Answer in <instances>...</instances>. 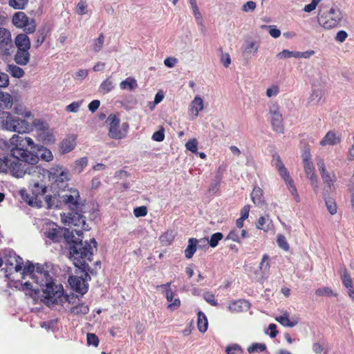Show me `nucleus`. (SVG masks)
I'll list each match as a JSON object with an SVG mask.
<instances>
[{
  "mask_svg": "<svg viewBox=\"0 0 354 354\" xmlns=\"http://www.w3.org/2000/svg\"><path fill=\"white\" fill-rule=\"evenodd\" d=\"M269 33L274 38H278L281 35V31L274 26H269Z\"/></svg>",
  "mask_w": 354,
  "mask_h": 354,
  "instance_id": "61",
  "label": "nucleus"
},
{
  "mask_svg": "<svg viewBox=\"0 0 354 354\" xmlns=\"http://www.w3.org/2000/svg\"><path fill=\"white\" fill-rule=\"evenodd\" d=\"M113 87L114 84L113 81L111 80V77L106 78L100 84V89L104 93L110 92L113 88Z\"/></svg>",
  "mask_w": 354,
  "mask_h": 354,
  "instance_id": "40",
  "label": "nucleus"
},
{
  "mask_svg": "<svg viewBox=\"0 0 354 354\" xmlns=\"http://www.w3.org/2000/svg\"><path fill=\"white\" fill-rule=\"evenodd\" d=\"M133 214L136 217L145 216L147 214V208L145 206H140L134 208Z\"/></svg>",
  "mask_w": 354,
  "mask_h": 354,
  "instance_id": "52",
  "label": "nucleus"
},
{
  "mask_svg": "<svg viewBox=\"0 0 354 354\" xmlns=\"http://www.w3.org/2000/svg\"><path fill=\"white\" fill-rule=\"evenodd\" d=\"M342 18V12L337 7H332L328 10L320 9L317 15L319 24L327 30L337 27Z\"/></svg>",
  "mask_w": 354,
  "mask_h": 354,
  "instance_id": "6",
  "label": "nucleus"
},
{
  "mask_svg": "<svg viewBox=\"0 0 354 354\" xmlns=\"http://www.w3.org/2000/svg\"><path fill=\"white\" fill-rule=\"evenodd\" d=\"M223 234L221 232H216L211 236L209 244L212 248L217 246L218 241L223 239Z\"/></svg>",
  "mask_w": 354,
  "mask_h": 354,
  "instance_id": "44",
  "label": "nucleus"
},
{
  "mask_svg": "<svg viewBox=\"0 0 354 354\" xmlns=\"http://www.w3.org/2000/svg\"><path fill=\"white\" fill-rule=\"evenodd\" d=\"M225 351H226L227 354H235L237 352H239L240 353H243V350L241 348V346L236 344L227 346L226 348Z\"/></svg>",
  "mask_w": 354,
  "mask_h": 354,
  "instance_id": "53",
  "label": "nucleus"
},
{
  "mask_svg": "<svg viewBox=\"0 0 354 354\" xmlns=\"http://www.w3.org/2000/svg\"><path fill=\"white\" fill-rule=\"evenodd\" d=\"M152 139L154 141L162 142L165 139V133L164 129H161L156 132H154L152 135Z\"/></svg>",
  "mask_w": 354,
  "mask_h": 354,
  "instance_id": "57",
  "label": "nucleus"
},
{
  "mask_svg": "<svg viewBox=\"0 0 354 354\" xmlns=\"http://www.w3.org/2000/svg\"><path fill=\"white\" fill-rule=\"evenodd\" d=\"M83 100L73 102L69 105L66 106V111L68 112L76 113L78 111L80 107L83 103Z\"/></svg>",
  "mask_w": 354,
  "mask_h": 354,
  "instance_id": "47",
  "label": "nucleus"
},
{
  "mask_svg": "<svg viewBox=\"0 0 354 354\" xmlns=\"http://www.w3.org/2000/svg\"><path fill=\"white\" fill-rule=\"evenodd\" d=\"M12 105V97L10 94L4 92H0V115L3 113L5 109L10 108Z\"/></svg>",
  "mask_w": 354,
  "mask_h": 354,
  "instance_id": "22",
  "label": "nucleus"
},
{
  "mask_svg": "<svg viewBox=\"0 0 354 354\" xmlns=\"http://www.w3.org/2000/svg\"><path fill=\"white\" fill-rule=\"evenodd\" d=\"M8 84V75L5 73L0 72V87H6Z\"/></svg>",
  "mask_w": 354,
  "mask_h": 354,
  "instance_id": "59",
  "label": "nucleus"
},
{
  "mask_svg": "<svg viewBox=\"0 0 354 354\" xmlns=\"http://www.w3.org/2000/svg\"><path fill=\"white\" fill-rule=\"evenodd\" d=\"M30 53L28 49H17V53L15 55V62L21 66L26 65L30 61Z\"/></svg>",
  "mask_w": 354,
  "mask_h": 354,
  "instance_id": "20",
  "label": "nucleus"
},
{
  "mask_svg": "<svg viewBox=\"0 0 354 354\" xmlns=\"http://www.w3.org/2000/svg\"><path fill=\"white\" fill-rule=\"evenodd\" d=\"M326 205L327 209L330 212L331 215H334L337 213V204L334 199L333 198H325Z\"/></svg>",
  "mask_w": 354,
  "mask_h": 354,
  "instance_id": "41",
  "label": "nucleus"
},
{
  "mask_svg": "<svg viewBox=\"0 0 354 354\" xmlns=\"http://www.w3.org/2000/svg\"><path fill=\"white\" fill-rule=\"evenodd\" d=\"M259 49V45L253 41H247L243 48V53L247 55H254Z\"/></svg>",
  "mask_w": 354,
  "mask_h": 354,
  "instance_id": "32",
  "label": "nucleus"
},
{
  "mask_svg": "<svg viewBox=\"0 0 354 354\" xmlns=\"http://www.w3.org/2000/svg\"><path fill=\"white\" fill-rule=\"evenodd\" d=\"M4 263L6 267V269L10 270V271L14 270L16 272H18L22 270L24 266V260L21 257L17 255L15 252H9L5 256Z\"/></svg>",
  "mask_w": 354,
  "mask_h": 354,
  "instance_id": "12",
  "label": "nucleus"
},
{
  "mask_svg": "<svg viewBox=\"0 0 354 354\" xmlns=\"http://www.w3.org/2000/svg\"><path fill=\"white\" fill-rule=\"evenodd\" d=\"M106 121L109 122V137L114 139H121L124 136L120 129V119L115 115L111 114Z\"/></svg>",
  "mask_w": 354,
  "mask_h": 354,
  "instance_id": "14",
  "label": "nucleus"
},
{
  "mask_svg": "<svg viewBox=\"0 0 354 354\" xmlns=\"http://www.w3.org/2000/svg\"><path fill=\"white\" fill-rule=\"evenodd\" d=\"M28 0H8L9 6L15 10H23L28 4Z\"/></svg>",
  "mask_w": 354,
  "mask_h": 354,
  "instance_id": "36",
  "label": "nucleus"
},
{
  "mask_svg": "<svg viewBox=\"0 0 354 354\" xmlns=\"http://www.w3.org/2000/svg\"><path fill=\"white\" fill-rule=\"evenodd\" d=\"M277 243L281 249L286 252L289 251L290 245L284 235L281 234H278L277 236Z\"/></svg>",
  "mask_w": 354,
  "mask_h": 354,
  "instance_id": "38",
  "label": "nucleus"
},
{
  "mask_svg": "<svg viewBox=\"0 0 354 354\" xmlns=\"http://www.w3.org/2000/svg\"><path fill=\"white\" fill-rule=\"evenodd\" d=\"M12 46L10 31L0 28V55L2 57L10 55Z\"/></svg>",
  "mask_w": 354,
  "mask_h": 354,
  "instance_id": "11",
  "label": "nucleus"
},
{
  "mask_svg": "<svg viewBox=\"0 0 354 354\" xmlns=\"http://www.w3.org/2000/svg\"><path fill=\"white\" fill-rule=\"evenodd\" d=\"M71 241L73 245L70 248V255L73 258L75 266L82 274L80 277L70 276L68 281L71 289L75 293L82 296L88 290L86 279L83 277V275L85 277L88 276V264L87 263L88 248L86 245L82 247V240L79 243L73 240Z\"/></svg>",
  "mask_w": 354,
  "mask_h": 354,
  "instance_id": "3",
  "label": "nucleus"
},
{
  "mask_svg": "<svg viewBox=\"0 0 354 354\" xmlns=\"http://www.w3.org/2000/svg\"><path fill=\"white\" fill-rule=\"evenodd\" d=\"M340 277L343 285L345 288H351L353 286V281L349 272L346 268H344L340 274Z\"/></svg>",
  "mask_w": 354,
  "mask_h": 354,
  "instance_id": "33",
  "label": "nucleus"
},
{
  "mask_svg": "<svg viewBox=\"0 0 354 354\" xmlns=\"http://www.w3.org/2000/svg\"><path fill=\"white\" fill-rule=\"evenodd\" d=\"M266 345L264 343H254L248 346L247 350L249 353H260L266 351Z\"/></svg>",
  "mask_w": 354,
  "mask_h": 354,
  "instance_id": "39",
  "label": "nucleus"
},
{
  "mask_svg": "<svg viewBox=\"0 0 354 354\" xmlns=\"http://www.w3.org/2000/svg\"><path fill=\"white\" fill-rule=\"evenodd\" d=\"M12 21L16 27L24 28V31L27 34H30L35 31V20L34 19H30L23 12H17L15 13L12 17Z\"/></svg>",
  "mask_w": 354,
  "mask_h": 354,
  "instance_id": "10",
  "label": "nucleus"
},
{
  "mask_svg": "<svg viewBox=\"0 0 354 354\" xmlns=\"http://www.w3.org/2000/svg\"><path fill=\"white\" fill-rule=\"evenodd\" d=\"M275 319L282 326L286 327H293L298 323L297 320H290L287 313H285L283 315L277 317Z\"/></svg>",
  "mask_w": 354,
  "mask_h": 354,
  "instance_id": "27",
  "label": "nucleus"
},
{
  "mask_svg": "<svg viewBox=\"0 0 354 354\" xmlns=\"http://www.w3.org/2000/svg\"><path fill=\"white\" fill-rule=\"evenodd\" d=\"M221 61L225 68H227L231 64V58L228 53L222 54Z\"/></svg>",
  "mask_w": 354,
  "mask_h": 354,
  "instance_id": "63",
  "label": "nucleus"
},
{
  "mask_svg": "<svg viewBox=\"0 0 354 354\" xmlns=\"http://www.w3.org/2000/svg\"><path fill=\"white\" fill-rule=\"evenodd\" d=\"M186 149L192 153H196L198 150V141L196 138L189 140L185 144Z\"/></svg>",
  "mask_w": 354,
  "mask_h": 354,
  "instance_id": "46",
  "label": "nucleus"
},
{
  "mask_svg": "<svg viewBox=\"0 0 354 354\" xmlns=\"http://www.w3.org/2000/svg\"><path fill=\"white\" fill-rule=\"evenodd\" d=\"M15 43L17 49H30V41L26 34H19L15 39Z\"/></svg>",
  "mask_w": 354,
  "mask_h": 354,
  "instance_id": "23",
  "label": "nucleus"
},
{
  "mask_svg": "<svg viewBox=\"0 0 354 354\" xmlns=\"http://www.w3.org/2000/svg\"><path fill=\"white\" fill-rule=\"evenodd\" d=\"M203 297H204L205 300L210 305H212L213 306H218L217 300L216 299L214 294H212L209 292H206L204 293Z\"/></svg>",
  "mask_w": 354,
  "mask_h": 354,
  "instance_id": "51",
  "label": "nucleus"
},
{
  "mask_svg": "<svg viewBox=\"0 0 354 354\" xmlns=\"http://www.w3.org/2000/svg\"><path fill=\"white\" fill-rule=\"evenodd\" d=\"M198 241L195 238H190L188 241V245L185 250V256L187 259H191L196 251Z\"/></svg>",
  "mask_w": 354,
  "mask_h": 354,
  "instance_id": "26",
  "label": "nucleus"
},
{
  "mask_svg": "<svg viewBox=\"0 0 354 354\" xmlns=\"http://www.w3.org/2000/svg\"><path fill=\"white\" fill-rule=\"evenodd\" d=\"M31 194H28L26 189L20 191L22 199L30 206L41 207L42 198L47 191L46 186L39 182L34 183L30 187Z\"/></svg>",
  "mask_w": 354,
  "mask_h": 354,
  "instance_id": "7",
  "label": "nucleus"
},
{
  "mask_svg": "<svg viewBox=\"0 0 354 354\" xmlns=\"http://www.w3.org/2000/svg\"><path fill=\"white\" fill-rule=\"evenodd\" d=\"M46 39L44 30H39L35 34V48L39 47Z\"/></svg>",
  "mask_w": 354,
  "mask_h": 354,
  "instance_id": "42",
  "label": "nucleus"
},
{
  "mask_svg": "<svg viewBox=\"0 0 354 354\" xmlns=\"http://www.w3.org/2000/svg\"><path fill=\"white\" fill-rule=\"evenodd\" d=\"M256 6H257V5L254 1H250L246 2L245 4H243L242 6V10L245 12H248L250 11L252 12L255 10Z\"/></svg>",
  "mask_w": 354,
  "mask_h": 354,
  "instance_id": "56",
  "label": "nucleus"
},
{
  "mask_svg": "<svg viewBox=\"0 0 354 354\" xmlns=\"http://www.w3.org/2000/svg\"><path fill=\"white\" fill-rule=\"evenodd\" d=\"M90 220L93 221L100 220L98 205L94 203H90Z\"/></svg>",
  "mask_w": 354,
  "mask_h": 354,
  "instance_id": "37",
  "label": "nucleus"
},
{
  "mask_svg": "<svg viewBox=\"0 0 354 354\" xmlns=\"http://www.w3.org/2000/svg\"><path fill=\"white\" fill-rule=\"evenodd\" d=\"M86 5L83 3L82 1H80L77 3L76 7V12L78 15H83L86 13Z\"/></svg>",
  "mask_w": 354,
  "mask_h": 354,
  "instance_id": "64",
  "label": "nucleus"
},
{
  "mask_svg": "<svg viewBox=\"0 0 354 354\" xmlns=\"http://www.w3.org/2000/svg\"><path fill=\"white\" fill-rule=\"evenodd\" d=\"M39 287L40 286L38 285H37L36 287H34L32 283L26 281L21 284V290L25 293L26 296H29L34 300H37L39 297V294L40 292Z\"/></svg>",
  "mask_w": 354,
  "mask_h": 354,
  "instance_id": "19",
  "label": "nucleus"
},
{
  "mask_svg": "<svg viewBox=\"0 0 354 354\" xmlns=\"http://www.w3.org/2000/svg\"><path fill=\"white\" fill-rule=\"evenodd\" d=\"M321 0H312L311 3L304 6V10L306 12H310L315 10L317 6Z\"/></svg>",
  "mask_w": 354,
  "mask_h": 354,
  "instance_id": "58",
  "label": "nucleus"
},
{
  "mask_svg": "<svg viewBox=\"0 0 354 354\" xmlns=\"http://www.w3.org/2000/svg\"><path fill=\"white\" fill-rule=\"evenodd\" d=\"M137 82L133 77H127L126 80L122 81L120 84V87L122 90L132 91L137 88Z\"/></svg>",
  "mask_w": 354,
  "mask_h": 354,
  "instance_id": "29",
  "label": "nucleus"
},
{
  "mask_svg": "<svg viewBox=\"0 0 354 354\" xmlns=\"http://www.w3.org/2000/svg\"><path fill=\"white\" fill-rule=\"evenodd\" d=\"M304 169L307 178L310 180V184L314 189L318 188L317 177L315 172V167L312 161L305 162Z\"/></svg>",
  "mask_w": 354,
  "mask_h": 354,
  "instance_id": "18",
  "label": "nucleus"
},
{
  "mask_svg": "<svg viewBox=\"0 0 354 354\" xmlns=\"http://www.w3.org/2000/svg\"><path fill=\"white\" fill-rule=\"evenodd\" d=\"M6 145L9 155L0 157V172H10L16 178L38 173L39 156L31 138L15 134Z\"/></svg>",
  "mask_w": 354,
  "mask_h": 354,
  "instance_id": "1",
  "label": "nucleus"
},
{
  "mask_svg": "<svg viewBox=\"0 0 354 354\" xmlns=\"http://www.w3.org/2000/svg\"><path fill=\"white\" fill-rule=\"evenodd\" d=\"M32 124L38 130H45V129H48L47 123L41 120H39V119L34 120Z\"/></svg>",
  "mask_w": 354,
  "mask_h": 354,
  "instance_id": "55",
  "label": "nucleus"
},
{
  "mask_svg": "<svg viewBox=\"0 0 354 354\" xmlns=\"http://www.w3.org/2000/svg\"><path fill=\"white\" fill-rule=\"evenodd\" d=\"M197 325L198 330L202 333H205L207 329L208 322L207 317L201 311L198 312V313Z\"/></svg>",
  "mask_w": 354,
  "mask_h": 354,
  "instance_id": "30",
  "label": "nucleus"
},
{
  "mask_svg": "<svg viewBox=\"0 0 354 354\" xmlns=\"http://www.w3.org/2000/svg\"><path fill=\"white\" fill-rule=\"evenodd\" d=\"M250 303L245 299H238L230 303L228 310L232 313L246 312L250 308Z\"/></svg>",
  "mask_w": 354,
  "mask_h": 354,
  "instance_id": "16",
  "label": "nucleus"
},
{
  "mask_svg": "<svg viewBox=\"0 0 354 354\" xmlns=\"http://www.w3.org/2000/svg\"><path fill=\"white\" fill-rule=\"evenodd\" d=\"M50 174L53 175V176H56V181H61V182H63L64 180H67L68 179V174L66 171H61L59 176L57 175V174L55 172H50Z\"/></svg>",
  "mask_w": 354,
  "mask_h": 354,
  "instance_id": "62",
  "label": "nucleus"
},
{
  "mask_svg": "<svg viewBox=\"0 0 354 354\" xmlns=\"http://www.w3.org/2000/svg\"><path fill=\"white\" fill-rule=\"evenodd\" d=\"M23 274H31L32 279L36 285L41 288L44 299L48 304H55L63 295V288L61 284H56L49 272L44 270L42 265L37 264L36 270L34 264L29 263L23 266Z\"/></svg>",
  "mask_w": 354,
  "mask_h": 354,
  "instance_id": "2",
  "label": "nucleus"
},
{
  "mask_svg": "<svg viewBox=\"0 0 354 354\" xmlns=\"http://www.w3.org/2000/svg\"><path fill=\"white\" fill-rule=\"evenodd\" d=\"M44 235L53 242L58 243L62 239V229L54 223H50L44 232Z\"/></svg>",
  "mask_w": 354,
  "mask_h": 354,
  "instance_id": "15",
  "label": "nucleus"
},
{
  "mask_svg": "<svg viewBox=\"0 0 354 354\" xmlns=\"http://www.w3.org/2000/svg\"><path fill=\"white\" fill-rule=\"evenodd\" d=\"M64 205L67 207L71 212L68 213V223H73L75 218L78 219V221L82 220L83 225H84L85 221L82 220L81 215L82 203L80 201V193L77 189H71L66 194L61 196Z\"/></svg>",
  "mask_w": 354,
  "mask_h": 354,
  "instance_id": "4",
  "label": "nucleus"
},
{
  "mask_svg": "<svg viewBox=\"0 0 354 354\" xmlns=\"http://www.w3.org/2000/svg\"><path fill=\"white\" fill-rule=\"evenodd\" d=\"M1 119V127L5 130L21 134L28 133L32 130V126L28 122L10 113H3Z\"/></svg>",
  "mask_w": 354,
  "mask_h": 354,
  "instance_id": "5",
  "label": "nucleus"
},
{
  "mask_svg": "<svg viewBox=\"0 0 354 354\" xmlns=\"http://www.w3.org/2000/svg\"><path fill=\"white\" fill-rule=\"evenodd\" d=\"M268 260L269 256L267 254H263L259 265V268L262 272H266L269 270L270 266Z\"/></svg>",
  "mask_w": 354,
  "mask_h": 354,
  "instance_id": "43",
  "label": "nucleus"
},
{
  "mask_svg": "<svg viewBox=\"0 0 354 354\" xmlns=\"http://www.w3.org/2000/svg\"><path fill=\"white\" fill-rule=\"evenodd\" d=\"M75 146L74 138L68 137L63 140L59 144V150L62 153H66L72 151Z\"/></svg>",
  "mask_w": 354,
  "mask_h": 354,
  "instance_id": "24",
  "label": "nucleus"
},
{
  "mask_svg": "<svg viewBox=\"0 0 354 354\" xmlns=\"http://www.w3.org/2000/svg\"><path fill=\"white\" fill-rule=\"evenodd\" d=\"M204 109V102L200 96H196L191 102L188 109L189 115L192 116L193 118L198 117L200 111Z\"/></svg>",
  "mask_w": 354,
  "mask_h": 354,
  "instance_id": "17",
  "label": "nucleus"
},
{
  "mask_svg": "<svg viewBox=\"0 0 354 354\" xmlns=\"http://www.w3.org/2000/svg\"><path fill=\"white\" fill-rule=\"evenodd\" d=\"M88 312V306L84 304H79L71 308V313L74 315H86Z\"/></svg>",
  "mask_w": 354,
  "mask_h": 354,
  "instance_id": "35",
  "label": "nucleus"
},
{
  "mask_svg": "<svg viewBox=\"0 0 354 354\" xmlns=\"http://www.w3.org/2000/svg\"><path fill=\"white\" fill-rule=\"evenodd\" d=\"M315 294L317 297H337V295L329 287H323L315 290Z\"/></svg>",
  "mask_w": 354,
  "mask_h": 354,
  "instance_id": "34",
  "label": "nucleus"
},
{
  "mask_svg": "<svg viewBox=\"0 0 354 354\" xmlns=\"http://www.w3.org/2000/svg\"><path fill=\"white\" fill-rule=\"evenodd\" d=\"M41 155L40 157L42 160L49 162L53 160V156L50 150L44 147L40 149Z\"/></svg>",
  "mask_w": 354,
  "mask_h": 354,
  "instance_id": "48",
  "label": "nucleus"
},
{
  "mask_svg": "<svg viewBox=\"0 0 354 354\" xmlns=\"http://www.w3.org/2000/svg\"><path fill=\"white\" fill-rule=\"evenodd\" d=\"M226 239H230L237 243L241 242L239 234L236 230L230 231L227 236Z\"/></svg>",
  "mask_w": 354,
  "mask_h": 354,
  "instance_id": "60",
  "label": "nucleus"
},
{
  "mask_svg": "<svg viewBox=\"0 0 354 354\" xmlns=\"http://www.w3.org/2000/svg\"><path fill=\"white\" fill-rule=\"evenodd\" d=\"M175 238V234L172 230H167L164 232L159 238L160 241L163 245L167 246L171 245Z\"/></svg>",
  "mask_w": 354,
  "mask_h": 354,
  "instance_id": "28",
  "label": "nucleus"
},
{
  "mask_svg": "<svg viewBox=\"0 0 354 354\" xmlns=\"http://www.w3.org/2000/svg\"><path fill=\"white\" fill-rule=\"evenodd\" d=\"M296 54H297V51H290L289 50L285 49L278 53L277 57L280 59H286L292 57L297 58Z\"/></svg>",
  "mask_w": 354,
  "mask_h": 354,
  "instance_id": "45",
  "label": "nucleus"
},
{
  "mask_svg": "<svg viewBox=\"0 0 354 354\" xmlns=\"http://www.w3.org/2000/svg\"><path fill=\"white\" fill-rule=\"evenodd\" d=\"M273 158L275 160V166L276 168L281 176V177L283 179L286 183V185L292 194L294 200L297 203L300 202V197L297 192V189L295 185L294 181L290 176V174L288 169L284 166L280 156L278 154H275L273 156Z\"/></svg>",
  "mask_w": 354,
  "mask_h": 354,
  "instance_id": "8",
  "label": "nucleus"
},
{
  "mask_svg": "<svg viewBox=\"0 0 354 354\" xmlns=\"http://www.w3.org/2000/svg\"><path fill=\"white\" fill-rule=\"evenodd\" d=\"M7 72H8L12 77L21 78L24 75V70L14 64H8Z\"/></svg>",
  "mask_w": 354,
  "mask_h": 354,
  "instance_id": "31",
  "label": "nucleus"
},
{
  "mask_svg": "<svg viewBox=\"0 0 354 354\" xmlns=\"http://www.w3.org/2000/svg\"><path fill=\"white\" fill-rule=\"evenodd\" d=\"M268 115L272 130L278 133H283L284 132L283 119L277 102H274L269 106Z\"/></svg>",
  "mask_w": 354,
  "mask_h": 354,
  "instance_id": "9",
  "label": "nucleus"
},
{
  "mask_svg": "<svg viewBox=\"0 0 354 354\" xmlns=\"http://www.w3.org/2000/svg\"><path fill=\"white\" fill-rule=\"evenodd\" d=\"M267 221H268V219H266L264 216H260L256 224L257 228L262 230L264 232H268L269 230V227L268 225L266 226Z\"/></svg>",
  "mask_w": 354,
  "mask_h": 354,
  "instance_id": "50",
  "label": "nucleus"
},
{
  "mask_svg": "<svg viewBox=\"0 0 354 354\" xmlns=\"http://www.w3.org/2000/svg\"><path fill=\"white\" fill-rule=\"evenodd\" d=\"M251 198H252V202L256 205H258V206L262 205L265 203V199H264V196L263 194V190L260 187H257V186H255L253 188V190L251 193Z\"/></svg>",
  "mask_w": 354,
  "mask_h": 354,
  "instance_id": "25",
  "label": "nucleus"
},
{
  "mask_svg": "<svg viewBox=\"0 0 354 354\" xmlns=\"http://www.w3.org/2000/svg\"><path fill=\"white\" fill-rule=\"evenodd\" d=\"M340 142V137L337 136L334 131H329L320 141L319 144L321 146L324 147L326 145H336Z\"/></svg>",
  "mask_w": 354,
  "mask_h": 354,
  "instance_id": "21",
  "label": "nucleus"
},
{
  "mask_svg": "<svg viewBox=\"0 0 354 354\" xmlns=\"http://www.w3.org/2000/svg\"><path fill=\"white\" fill-rule=\"evenodd\" d=\"M317 165L324 183L326 185L328 189H331L334 183L337 180L335 174H330L327 171L324 160L322 158L317 161Z\"/></svg>",
  "mask_w": 354,
  "mask_h": 354,
  "instance_id": "13",
  "label": "nucleus"
},
{
  "mask_svg": "<svg viewBox=\"0 0 354 354\" xmlns=\"http://www.w3.org/2000/svg\"><path fill=\"white\" fill-rule=\"evenodd\" d=\"M104 41V36L102 33H101L97 39H96L93 42V50L95 52H98L102 48L103 44Z\"/></svg>",
  "mask_w": 354,
  "mask_h": 354,
  "instance_id": "49",
  "label": "nucleus"
},
{
  "mask_svg": "<svg viewBox=\"0 0 354 354\" xmlns=\"http://www.w3.org/2000/svg\"><path fill=\"white\" fill-rule=\"evenodd\" d=\"M279 93V87L278 85L274 84L267 88L266 95L268 97L276 96Z\"/></svg>",
  "mask_w": 354,
  "mask_h": 354,
  "instance_id": "54",
  "label": "nucleus"
}]
</instances>
